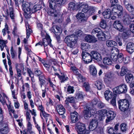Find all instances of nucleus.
Returning <instances> with one entry per match:
<instances>
[{
  "instance_id": "nucleus-1",
  "label": "nucleus",
  "mask_w": 134,
  "mask_h": 134,
  "mask_svg": "<svg viewBox=\"0 0 134 134\" xmlns=\"http://www.w3.org/2000/svg\"><path fill=\"white\" fill-rule=\"evenodd\" d=\"M77 8L81 12L77 14L76 17L79 20H80L81 21H86L88 17L94 11L93 7L89 6L87 4L83 2H79Z\"/></svg>"
},
{
  "instance_id": "nucleus-2",
  "label": "nucleus",
  "mask_w": 134,
  "mask_h": 134,
  "mask_svg": "<svg viewBox=\"0 0 134 134\" xmlns=\"http://www.w3.org/2000/svg\"><path fill=\"white\" fill-rule=\"evenodd\" d=\"M33 5L31 3L27 2H24L22 4V9L24 12V15L26 19L31 18L32 8L33 7Z\"/></svg>"
},
{
  "instance_id": "nucleus-3",
  "label": "nucleus",
  "mask_w": 134,
  "mask_h": 134,
  "mask_svg": "<svg viewBox=\"0 0 134 134\" xmlns=\"http://www.w3.org/2000/svg\"><path fill=\"white\" fill-rule=\"evenodd\" d=\"M97 113L96 108L92 107V105H86V109L83 111L84 116L86 119H89L91 116V114L93 115Z\"/></svg>"
},
{
  "instance_id": "nucleus-4",
  "label": "nucleus",
  "mask_w": 134,
  "mask_h": 134,
  "mask_svg": "<svg viewBox=\"0 0 134 134\" xmlns=\"http://www.w3.org/2000/svg\"><path fill=\"white\" fill-rule=\"evenodd\" d=\"M48 2L50 8L52 9L49 12V14L53 17H57L58 14L55 9L57 3L56 0H48Z\"/></svg>"
},
{
  "instance_id": "nucleus-5",
  "label": "nucleus",
  "mask_w": 134,
  "mask_h": 134,
  "mask_svg": "<svg viewBox=\"0 0 134 134\" xmlns=\"http://www.w3.org/2000/svg\"><path fill=\"white\" fill-rule=\"evenodd\" d=\"M119 109L122 111L125 112L129 109V101L126 99L120 100L118 102Z\"/></svg>"
},
{
  "instance_id": "nucleus-6",
  "label": "nucleus",
  "mask_w": 134,
  "mask_h": 134,
  "mask_svg": "<svg viewBox=\"0 0 134 134\" xmlns=\"http://www.w3.org/2000/svg\"><path fill=\"white\" fill-rule=\"evenodd\" d=\"M64 41L67 46L70 48H73L76 42L75 37L73 35L67 36L65 38Z\"/></svg>"
},
{
  "instance_id": "nucleus-7",
  "label": "nucleus",
  "mask_w": 134,
  "mask_h": 134,
  "mask_svg": "<svg viewBox=\"0 0 134 134\" xmlns=\"http://www.w3.org/2000/svg\"><path fill=\"white\" fill-rule=\"evenodd\" d=\"M127 90V87L125 84H121L113 88L114 92L118 94L125 93Z\"/></svg>"
},
{
  "instance_id": "nucleus-8",
  "label": "nucleus",
  "mask_w": 134,
  "mask_h": 134,
  "mask_svg": "<svg viewBox=\"0 0 134 134\" xmlns=\"http://www.w3.org/2000/svg\"><path fill=\"white\" fill-rule=\"evenodd\" d=\"M9 131L8 125L6 122L0 124V133L1 134H7Z\"/></svg>"
},
{
  "instance_id": "nucleus-9",
  "label": "nucleus",
  "mask_w": 134,
  "mask_h": 134,
  "mask_svg": "<svg viewBox=\"0 0 134 134\" xmlns=\"http://www.w3.org/2000/svg\"><path fill=\"white\" fill-rule=\"evenodd\" d=\"M118 49L115 47H113L111 50L110 52V58L114 61L117 60V55L119 53Z\"/></svg>"
},
{
  "instance_id": "nucleus-10",
  "label": "nucleus",
  "mask_w": 134,
  "mask_h": 134,
  "mask_svg": "<svg viewBox=\"0 0 134 134\" xmlns=\"http://www.w3.org/2000/svg\"><path fill=\"white\" fill-rule=\"evenodd\" d=\"M57 111L59 114L61 116L60 118L64 119L65 118V116L64 114L65 112V109L63 106L61 104L58 105L56 107Z\"/></svg>"
},
{
  "instance_id": "nucleus-11",
  "label": "nucleus",
  "mask_w": 134,
  "mask_h": 134,
  "mask_svg": "<svg viewBox=\"0 0 134 134\" xmlns=\"http://www.w3.org/2000/svg\"><path fill=\"white\" fill-rule=\"evenodd\" d=\"M71 70L73 72L74 74L77 76V78L79 79L82 80L81 81L83 82L85 79L81 75L79 72L78 69L75 66L71 67Z\"/></svg>"
},
{
  "instance_id": "nucleus-12",
  "label": "nucleus",
  "mask_w": 134,
  "mask_h": 134,
  "mask_svg": "<svg viewBox=\"0 0 134 134\" xmlns=\"http://www.w3.org/2000/svg\"><path fill=\"white\" fill-rule=\"evenodd\" d=\"M114 28L120 32H122L124 30V27L122 24L119 20L115 21L113 24Z\"/></svg>"
},
{
  "instance_id": "nucleus-13",
  "label": "nucleus",
  "mask_w": 134,
  "mask_h": 134,
  "mask_svg": "<svg viewBox=\"0 0 134 134\" xmlns=\"http://www.w3.org/2000/svg\"><path fill=\"white\" fill-rule=\"evenodd\" d=\"M107 118L106 120V122L108 123L113 120L116 116V114L113 111L110 110L108 111L107 114Z\"/></svg>"
},
{
  "instance_id": "nucleus-14",
  "label": "nucleus",
  "mask_w": 134,
  "mask_h": 134,
  "mask_svg": "<svg viewBox=\"0 0 134 134\" xmlns=\"http://www.w3.org/2000/svg\"><path fill=\"white\" fill-rule=\"evenodd\" d=\"M71 121L73 123L77 121L80 118V116L76 111H74L70 113Z\"/></svg>"
},
{
  "instance_id": "nucleus-15",
  "label": "nucleus",
  "mask_w": 134,
  "mask_h": 134,
  "mask_svg": "<svg viewBox=\"0 0 134 134\" xmlns=\"http://www.w3.org/2000/svg\"><path fill=\"white\" fill-rule=\"evenodd\" d=\"M77 131L78 134L81 133L87 130L86 129L85 124L80 122H78L77 125Z\"/></svg>"
},
{
  "instance_id": "nucleus-16",
  "label": "nucleus",
  "mask_w": 134,
  "mask_h": 134,
  "mask_svg": "<svg viewBox=\"0 0 134 134\" xmlns=\"http://www.w3.org/2000/svg\"><path fill=\"white\" fill-rule=\"evenodd\" d=\"M91 56L92 59H95L97 61H100L102 59L101 56L100 54L98 52L92 51L91 52Z\"/></svg>"
},
{
  "instance_id": "nucleus-17",
  "label": "nucleus",
  "mask_w": 134,
  "mask_h": 134,
  "mask_svg": "<svg viewBox=\"0 0 134 134\" xmlns=\"http://www.w3.org/2000/svg\"><path fill=\"white\" fill-rule=\"evenodd\" d=\"M98 126V122L96 120L93 119L91 122L89 126V129L91 131H93L96 129Z\"/></svg>"
},
{
  "instance_id": "nucleus-18",
  "label": "nucleus",
  "mask_w": 134,
  "mask_h": 134,
  "mask_svg": "<svg viewBox=\"0 0 134 134\" xmlns=\"http://www.w3.org/2000/svg\"><path fill=\"white\" fill-rule=\"evenodd\" d=\"M126 50L130 54L134 52V43L132 42H129L127 44Z\"/></svg>"
},
{
  "instance_id": "nucleus-19",
  "label": "nucleus",
  "mask_w": 134,
  "mask_h": 134,
  "mask_svg": "<svg viewBox=\"0 0 134 134\" xmlns=\"http://www.w3.org/2000/svg\"><path fill=\"white\" fill-rule=\"evenodd\" d=\"M85 40L86 41L90 43H95L97 41L94 37L90 35L86 36L85 38Z\"/></svg>"
},
{
  "instance_id": "nucleus-20",
  "label": "nucleus",
  "mask_w": 134,
  "mask_h": 134,
  "mask_svg": "<svg viewBox=\"0 0 134 134\" xmlns=\"http://www.w3.org/2000/svg\"><path fill=\"white\" fill-rule=\"evenodd\" d=\"M124 4L126 8L130 12L134 10V8L133 6L128 2L124 0L123 1Z\"/></svg>"
},
{
  "instance_id": "nucleus-21",
  "label": "nucleus",
  "mask_w": 134,
  "mask_h": 134,
  "mask_svg": "<svg viewBox=\"0 0 134 134\" xmlns=\"http://www.w3.org/2000/svg\"><path fill=\"white\" fill-rule=\"evenodd\" d=\"M114 94L110 90L105 91L104 93L105 97L106 99L108 100L113 97Z\"/></svg>"
},
{
  "instance_id": "nucleus-22",
  "label": "nucleus",
  "mask_w": 134,
  "mask_h": 134,
  "mask_svg": "<svg viewBox=\"0 0 134 134\" xmlns=\"http://www.w3.org/2000/svg\"><path fill=\"white\" fill-rule=\"evenodd\" d=\"M123 21L125 24H128L130 23L129 15L126 12H125L123 14Z\"/></svg>"
},
{
  "instance_id": "nucleus-23",
  "label": "nucleus",
  "mask_w": 134,
  "mask_h": 134,
  "mask_svg": "<svg viewBox=\"0 0 134 134\" xmlns=\"http://www.w3.org/2000/svg\"><path fill=\"white\" fill-rule=\"evenodd\" d=\"M104 18L108 19L110 17L111 15V11L110 9L105 10L102 13Z\"/></svg>"
},
{
  "instance_id": "nucleus-24",
  "label": "nucleus",
  "mask_w": 134,
  "mask_h": 134,
  "mask_svg": "<svg viewBox=\"0 0 134 134\" xmlns=\"http://www.w3.org/2000/svg\"><path fill=\"white\" fill-rule=\"evenodd\" d=\"M107 34V33H104L102 32L100 34H99L97 37L99 40L105 41L110 38L107 35H106Z\"/></svg>"
},
{
  "instance_id": "nucleus-25",
  "label": "nucleus",
  "mask_w": 134,
  "mask_h": 134,
  "mask_svg": "<svg viewBox=\"0 0 134 134\" xmlns=\"http://www.w3.org/2000/svg\"><path fill=\"white\" fill-rule=\"evenodd\" d=\"M90 74L93 76H96L97 74V70L95 67L93 65L89 66Z\"/></svg>"
},
{
  "instance_id": "nucleus-26",
  "label": "nucleus",
  "mask_w": 134,
  "mask_h": 134,
  "mask_svg": "<svg viewBox=\"0 0 134 134\" xmlns=\"http://www.w3.org/2000/svg\"><path fill=\"white\" fill-rule=\"evenodd\" d=\"M47 42V40L45 38L43 39L42 41L39 42L38 43H37L35 45V46H37L38 45H40L41 46H42L43 45L44 47V49L45 50L46 48V47L47 46V44H48V42Z\"/></svg>"
},
{
  "instance_id": "nucleus-27",
  "label": "nucleus",
  "mask_w": 134,
  "mask_h": 134,
  "mask_svg": "<svg viewBox=\"0 0 134 134\" xmlns=\"http://www.w3.org/2000/svg\"><path fill=\"white\" fill-rule=\"evenodd\" d=\"M54 26L55 27V29L52 28L51 29V32H53L54 33V34H60L62 32V28L57 26Z\"/></svg>"
},
{
  "instance_id": "nucleus-28",
  "label": "nucleus",
  "mask_w": 134,
  "mask_h": 134,
  "mask_svg": "<svg viewBox=\"0 0 134 134\" xmlns=\"http://www.w3.org/2000/svg\"><path fill=\"white\" fill-rule=\"evenodd\" d=\"M103 63L105 65H109L112 64L111 60L109 57H105L104 58L103 60Z\"/></svg>"
},
{
  "instance_id": "nucleus-29",
  "label": "nucleus",
  "mask_w": 134,
  "mask_h": 134,
  "mask_svg": "<svg viewBox=\"0 0 134 134\" xmlns=\"http://www.w3.org/2000/svg\"><path fill=\"white\" fill-rule=\"evenodd\" d=\"M125 80L128 83H130L133 79V77L131 74H128L125 76Z\"/></svg>"
},
{
  "instance_id": "nucleus-30",
  "label": "nucleus",
  "mask_w": 134,
  "mask_h": 134,
  "mask_svg": "<svg viewBox=\"0 0 134 134\" xmlns=\"http://www.w3.org/2000/svg\"><path fill=\"white\" fill-rule=\"evenodd\" d=\"M36 102L37 103H38L37 104H36L38 106V109L40 111V113L44 111V108L41 104V102L40 100H37Z\"/></svg>"
},
{
  "instance_id": "nucleus-31",
  "label": "nucleus",
  "mask_w": 134,
  "mask_h": 134,
  "mask_svg": "<svg viewBox=\"0 0 134 134\" xmlns=\"http://www.w3.org/2000/svg\"><path fill=\"white\" fill-rule=\"evenodd\" d=\"M94 85L97 87L99 90H101L103 87L104 85L103 83L99 81H97L94 83Z\"/></svg>"
},
{
  "instance_id": "nucleus-32",
  "label": "nucleus",
  "mask_w": 134,
  "mask_h": 134,
  "mask_svg": "<svg viewBox=\"0 0 134 134\" xmlns=\"http://www.w3.org/2000/svg\"><path fill=\"white\" fill-rule=\"evenodd\" d=\"M7 42V40L4 41L3 40L0 39V47L1 51L3 50L4 47H7L6 44Z\"/></svg>"
},
{
  "instance_id": "nucleus-33",
  "label": "nucleus",
  "mask_w": 134,
  "mask_h": 134,
  "mask_svg": "<svg viewBox=\"0 0 134 134\" xmlns=\"http://www.w3.org/2000/svg\"><path fill=\"white\" fill-rule=\"evenodd\" d=\"M75 4L74 2H70L68 4V9L71 11H73L76 10Z\"/></svg>"
},
{
  "instance_id": "nucleus-34",
  "label": "nucleus",
  "mask_w": 134,
  "mask_h": 134,
  "mask_svg": "<svg viewBox=\"0 0 134 134\" xmlns=\"http://www.w3.org/2000/svg\"><path fill=\"white\" fill-rule=\"evenodd\" d=\"M102 32L103 31L101 30L100 29L97 28L93 29L91 33L93 35L97 33V34H96V36L97 37L99 34H100L101 33H102Z\"/></svg>"
},
{
  "instance_id": "nucleus-35",
  "label": "nucleus",
  "mask_w": 134,
  "mask_h": 134,
  "mask_svg": "<svg viewBox=\"0 0 134 134\" xmlns=\"http://www.w3.org/2000/svg\"><path fill=\"white\" fill-rule=\"evenodd\" d=\"M106 44L108 47H113L116 45L117 43L115 41L108 40L106 41Z\"/></svg>"
},
{
  "instance_id": "nucleus-36",
  "label": "nucleus",
  "mask_w": 134,
  "mask_h": 134,
  "mask_svg": "<svg viewBox=\"0 0 134 134\" xmlns=\"http://www.w3.org/2000/svg\"><path fill=\"white\" fill-rule=\"evenodd\" d=\"M112 77L110 74H106L105 77L104 78V81L105 82L107 83L108 82L112 80Z\"/></svg>"
},
{
  "instance_id": "nucleus-37",
  "label": "nucleus",
  "mask_w": 134,
  "mask_h": 134,
  "mask_svg": "<svg viewBox=\"0 0 134 134\" xmlns=\"http://www.w3.org/2000/svg\"><path fill=\"white\" fill-rule=\"evenodd\" d=\"M61 74L62 75H60L59 79L61 83L64 82L68 79V77L64 74L62 73H61Z\"/></svg>"
},
{
  "instance_id": "nucleus-38",
  "label": "nucleus",
  "mask_w": 134,
  "mask_h": 134,
  "mask_svg": "<svg viewBox=\"0 0 134 134\" xmlns=\"http://www.w3.org/2000/svg\"><path fill=\"white\" fill-rule=\"evenodd\" d=\"M90 47V46L87 43H82L81 44V48L82 50L87 51Z\"/></svg>"
},
{
  "instance_id": "nucleus-39",
  "label": "nucleus",
  "mask_w": 134,
  "mask_h": 134,
  "mask_svg": "<svg viewBox=\"0 0 134 134\" xmlns=\"http://www.w3.org/2000/svg\"><path fill=\"white\" fill-rule=\"evenodd\" d=\"M41 9V6L39 5H36L32 8L31 11V14L35 13L38 10H40Z\"/></svg>"
},
{
  "instance_id": "nucleus-40",
  "label": "nucleus",
  "mask_w": 134,
  "mask_h": 134,
  "mask_svg": "<svg viewBox=\"0 0 134 134\" xmlns=\"http://www.w3.org/2000/svg\"><path fill=\"white\" fill-rule=\"evenodd\" d=\"M83 93L82 92H79L76 95L75 98L76 99H82L84 97Z\"/></svg>"
},
{
  "instance_id": "nucleus-41",
  "label": "nucleus",
  "mask_w": 134,
  "mask_h": 134,
  "mask_svg": "<svg viewBox=\"0 0 134 134\" xmlns=\"http://www.w3.org/2000/svg\"><path fill=\"white\" fill-rule=\"evenodd\" d=\"M9 15L11 19L14 20L15 17V14L14 13V9L12 8H10L9 9Z\"/></svg>"
},
{
  "instance_id": "nucleus-42",
  "label": "nucleus",
  "mask_w": 134,
  "mask_h": 134,
  "mask_svg": "<svg viewBox=\"0 0 134 134\" xmlns=\"http://www.w3.org/2000/svg\"><path fill=\"white\" fill-rule=\"evenodd\" d=\"M75 102V100L73 97H68L67 98L65 101V103L66 104H68L69 102L73 103Z\"/></svg>"
},
{
  "instance_id": "nucleus-43",
  "label": "nucleus",
  "mask_w": 134,
  "mask_h": 134,
  "mask_svg": "<svg viewBox=\"0 0 134 134\" xmlns=\"http://www.w3.org/2000/svg\"><path fill=\"white\" fill-rule=\"evenodd\" d=\"M10 51L12 58L14 59L17 56L16 53L15 51H14L12 46L11 47Z\"/></svg>"
},
{
  "instance_id": "nucleus-44",
  "label": "nucleus",
  "mask_w": 134,
  "mask_h": 134,
  "mask_svg": "<svg viewBox=\"0 0 134 134\" xmlns=\"http://www.w3.org/2000/svg\"><path fill=\"white\" fill-rule=\"evenodd\" d=\"M128 70L127 68L125 67H123L121 68V71L120 74L121 76H123L126 73Z\"/></svg>"
},
{
  "instance_id": "nucleus-45",
  "label": "nucleus",
  "mask_w": 134,
  "mask_h": 134,
  "mask_svg": "<svg viewBox=\"0 0 134 134\" xmlns=\"http://www.w3.org/2000/svg\"><path fill=\"white\" fill-rule=\"evenodd\" d=\"M120 127L121 130L122 132H125L126 131L127 129V125L125 123H123L121 124Z\"/></svg>"
},
{
  "instance_id": "nucleus-46",
  "label": "nucleus",
  "mask_w": 134,
  "mask_h": 134,
  "mask_svg": "<svg viewBox=\"0 0 134 134\" xmlns=\"http://www.w3.org/2000/svg\"><path fill=\"white\" fill-rule=\"evenodd\" d=\"M92 58L91 56V53L86 57V59L83 60L85 62L86 64H88L91 62L92 61Z\"/></svg>"
},
{
  "instance_id": "nucleus-47",
  "label": "nucleus",
  "mask_w": 134,
  "mask_h": 134,
  "mask_svg": "<svg viewBox=\"0 0 134 134\" xmlns=\"http://www.w3.org/2000/svg\"><path fill=\"white\" fill-rule=\"evenodd\" d=\"M43 66L46 68V69L50 73L51 72L52 70L53 66L46 63L45 64H44Z\"/></svg>"
},
{
  "instance_id": "nucleus-48",
  "label": "nucleus",
  "mask_w": 134,
  "mask_h": 134,
  "mask_svg": "<svg viewBox=\"0 0 134 134\" xmlns=\"http://www.w3.org/2000/svg\"><path fill=\"white\" fill-rule=\"evenodd\" d=\"M116 94H114L113 98L110 101V103L114 107H116Z\"/></svg>"
},
{
  "instance_id": "nucleus-49",
  "label": "nucleus",
  "mask_w": 134,
  "mask_h": 134,
  "mask_svg": "<svg viewBox=\"0 0 134 134\" xmlns=\"http://www.w3.org/2000/svg\"><path fill=\"white\" fill-rule=\"evenodd\" d=\"M83 87L85 88L86 92H88L90 91V87L88 82H85L83 84Z\"/></svg>"
},
{
  "instance_id": "nucleus-50",
  "label": "nucleus",
  "mask_w": 134,
  "mask_h": 134,
  "mask_svg": "<svg viewBox=\"0 0 134 134\" xmlns=\"http://www.w3.org/2000/svg\"><path fill=\"white\" fill-rule=\"evenodd\" d=\"M9 104H7V106L9 111H11L14 114L15 112V110L14 109V107L11 105V103L10 101L8 102Z\"/></svg>"
},
{
  "instance_id": "nucleus-51",
  "label": "nucleus",
  "mask_w": 134,
  "mask_h": 134,
  "mask_svg": "<svg viewBox=\"0 0 134 134\" xmlns=\"http://www.w3.org/2000/svg\"><path fill=\"white\" fill-rule=\"evenodd\" d=\"M100 26L102 28H106L107 26L106 21L103 19H101L100 24Z\"/></svg>"
},
{
  "instance_id": "nucleus-52",
  "label": "nucleus",
  "mask_w": 134,
  "mask_h": 134,
  "mask_svg": "<svg viewBox=\"0 0 134 134\" xmlns=\"http://www.w3.org/2000/svg\"><path fill=\"white\" fill-rule=\"evenodd\" d=\"M124 58L123 55L121 53L117 55V59L120 63H121L123 62Z\"/></svg>"
},
{
  "instance_id": "nucleus-53",
  "label": "nucleus",
  "mask_w": 134,
  "mask_h": 134,
  "mask_svg": "<svg viewBox=\"0 0 134 134\" xmlns=\"http://www.w3.org/2000/svg\"><path fill=\"white\" fill-rule=\"evenodd\" d=\"M108 132L109 134H116V132L111 127H108L107 128Z\"/></svg>"
},
{
  "instance_id": "nucleus-54",
  "label": "nucleus",
  "mask_w": 134,
  "mask_h": 134,
  "mask_svg": "<svg viewBox=\"0 0 134 134\" xmlns=\"http://www.w3.org/2000/svg\"><path fill=\"white\" fill-rule=\"evenodd\" d=\"M45 37L46 39V40H47V42L48 43L47 46L48 45H49L50 47H52L53 46L51 44V42L52 40L50 38V36L48 35H47Z\"/></svg>"
},
{
  "instance_id": "nucleus-55",
  "label": "nucleus",
  "mask_w": 134,
  "mask_h": 134,
  "mask_svg": "<svg viewBox=\"0 0 134 134\" xmlns=\"http://www.w3.org/2000/svg\"><path fill=\"white\" fill-rule=\"evenodd\" d=\"M67 90V92L69 93H72L74 91V87L70 86H68Z\"/></svg>"
},
{
  "instance_id": "nucleus-56",
  "label": "nucleus",
  "mask_w": 134,
  "mask_h": 134,
  "mask_svg": "<svg viewBox=\"0 0 134 134\" xmlns=\"http://www.w3.org/2000/svg\"><path fill=\"white\" fill-rule=\"evenodd\" d=\"M97 106L98 108L100 109L104 108L105 106V105L102 101H99L98 102Z\"/></svg>"
},
{
  "instance_id": "nucleus-57",
  "label": "nucleus",
  "mask_w": 134,
  "mask_h": 134,
  "mask_svg": "<svg viewBox=\"0 0 134 134\" xmlns=\"http://www.w3.org/2000/svg\"><path fill=\"white\" fill-rule=\"evenodd\" d=\"M90 54V53H87V52L83 51L81 54V55L83 60L84 59H86V57H87Z\"/></svg>"
},
{
  "instance_id": "nucleus-58",
  "label": "nucleus",
  "mask_w": 134,
  "mask_h": 134,
  "mask_svg": "<svg viewBox=\"0 0 134 134\" xmlns=\"http://www.w3.org/2000/svg\"><path fill=\"white\" fill-rule=\"evenodd\" d=\"M16 69L17 71V76L18 77H21L20 80H21V79H22L21 71L20 69L18 68H16Z\"/></svg>"
},
{
  "instance_id": "nucleus-59",
  "label": "nucleus",
  "mask_w": 134,
  "mask_h": 134,
  "mask_svg": "<svg viewBox=\"0 0 134 134\" xmlns=\"http://www.w3.org/2000/svg\"><path fill=\"white\" fill-rule=\"evenodd\" d=\"M27 71L29 76L32 78L34 77V74L31 70L29 68H27Z\"/></svg>"
},
{
  "instance_id": "nucleus-60",
  "label": "nucleus",
  "mask_w": 134,
  "mask_h": 134,
  "mask_svg": "<svg viewBox=\"0 0 134 134\" xmlns=\"http://www.w3.org/2000/svg\"><path fill=\"white\" fill-rule=\"evenodd\" d=\"M57 3V5L59 7L64 4L65 1L64 0H56Z\"/></svg>"
},
{
  "instance_id": "nucleus-61",
  "label": "nucleus",
  "mask_w": 134,
  "mask_h": 134,
  "mask_svg": "<svg viewBox=\"0 0 134 134\" xmlns=\"http://www.w3.org/2000/svg\"><path fill=\"white\" fill-rule=\"evenodd\" d=\"M121 40L119 38V37L117 36L116 38V41L119 46H121L122 43L121 42Z\"/></svg>"
},
{
  "instance_id": "nucleus-62",
  "label": "nucleus",
  "mask_w": 134,
  "mask_h": 134,
  "mask_svg": "<svg viewBox=\"0 0 134 134\" xmlns=\"http://www.w3.org/2000/svg\"><path fill=\"white\" fill-rule=\"evenodd\" d=\"M111 3V6H115L117 5L118 0H110Z\"/></svg>"
},
{
  "instance_id": "nucleus-63",
  "label": "nucleus",
  "mask_w": 134,
  "mask_h": 134,
  "mask_svg": "<svg viewBox=\"0 0 134 134\" xmlns=\"http://www.w3.org/2000/svg\"><path fill=\"white\" fill-rule=\"evenodd\" d=\"M36 76H38L42 74V72L41 71L38 69H36L35 70L34 72Z\"/></svg>"
},
{
  "instance_id": "nucleus-64",
  "label": "nucleus",
  "mask_w": 134,
  "mask_h": 134,
  "mask_svg": "<svg viewBox=\"0 0 134 134\" xmlns=\"http://www.w3.org/2000/svg\"><path fill=\"white\" fill-rule=\"evenodd\" d=\"M45 77L44 76L42 75L40 76L39 78V80L40 82H45Z\"/></svg>"
}]
</instances>
